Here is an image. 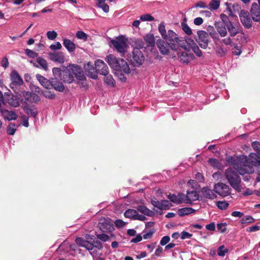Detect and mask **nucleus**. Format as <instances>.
<instances>
[{
    "instance_id": "obj_53",
    "label": "nucleus",
    "mask_w": 260,
    "mask_h": 260,
    "mask_svg": "<svg viewBox=\"0 0 260 260\" xmlns=\"http://www.w3.org/2000/svg\"><path fill=\"white\" fill-rule=\"evenodd\" d=\"M49 48L51 50L55 51L61 49L62 46L60 42H56L54 44H51Z\"/></svg>"
},
{
    "instance_id": "obj_64",
    "label": "nucleus",
    "mask_w": 260,
    "mask_h": 260,
    "mask_svg": "<svg viewBox=\"0 0 260 260\" xmlns=\"http://www.w3.org/2000/svg\"><path fill=\"white\" fill-rule=\"evenodd\" d=\"M192 236V234L185 231L182 232L181 234V239L182 240L191 238Z\"/></svg>"
},
{
    "instance_id": "obj_56",
    "label": "nucleus",
    "mask_w": 260,
    "mask_h": 260,
    "mask_svg": "<svg viewBox=\"0 0 260 260\" xmlns=\"http://www.w3.org/2000/svg\"><path fill=\"white\" fill-rule=\"evenodd\" d=\"M46 35L49 40H54L57 37V34L54 30L48 31Z\"/></svg>"
},
{
    "instance_id": "obj_35",
    "label": "nucleus",
    "mask_w": 260,
    "mask_h": 260,
    "mask_svg": "<svg viewBox=\"0 0 260 260\" xmlns=\"http://www.w3.org/2000/svg\"><path fill=\"white\" fill-rule=\"evenodd\" d=\"M138 212H140L143 214V215H147L148 216H152L154 215V213L152 211L149 209L147 207L144 205L138 206L137 208Z\"/></svg>"
},
{
    "instance_id": "obj_29",
    "label": "nucleus",
    "mask_w": 260,
    "mask_h": 260,
    "mask_svg": "<svg viewBox=\"0 0 260 260\" xmlns=\"http://www.w3.org/2000/svg\"><path fill=\"white\" fill-rule=\"evenodd\" d=\"M52 86L55 90L63 92L64 90V87L63 84L58 80V79H52L50 82V87Z\"/></svg>"
},
{
    "instance_id": "obj_28",
    "label": "nucleus",
    "mask_w": 260,
    "mask_h": 260,
    "mask_svg": "<svg viewBox=\"0 0 260 260\" xmlns=\"http://www.w3.org/2000/svg\"><path fill=\"white\" fill-rule=\"evenodd\" d=\"M226 27L231 37H235L239 33V27L238 25H234L232 22H229L226 24Z\"/></svg>"
},
{
    "instance_id": "obj_50",
    "label": "nucleus",
    "mask_w": 260,
    "mask_h": 260,
    "mask_svg": "<svg viewBox=\"0 0 260 260\" xmlns=\"http://www.w3.org/2000/svg\"><path fill=\"white\" fill-rule=\"evenodd\" d=\"M25 112L31 116L35 117L38 114L37 110L36 108L32 107H28L25 109Z\"/></svg>"
},
{
    "instance_id": "obj_49",
    "label": "nucleus",
    "mask_w": 260,
    "mask_h": 260,
    "mask_svg": "<svg viewBox=\"0 0 260 260\" xmlns=\"http://www.w3.org/2000/svg\"><path fill=\"white\" fill-rule=\"evenodd\" d=\"M228 249L225 248L224 245H221L218 248L217 254L219 256H224L225 254L228 252Z\"/></svg>"
},
{
    "instance_id": "obj_60",
    "label": "nucleus",
    "mask_w": 260,
    "mask_h": 260,
    "mask_svg": "<svg viewBox=\"0 0 260 260\" xmlns=\"http://www.w3.org/2000/svg\"><path fill=\"white\" fill-rule=\"evenodd\" d=\"M226 223L225 222L217 223V228L219 231H220L221 233H224L226 230Z\"/></svg>"
},
{
    "instance_id": "obj_46",
    "label": "nucleus",
    "mask_w": 260,
    "mask_h": 260,
    "mask_svg": "<svg viewBox=\"0 0 260 260\" xmlns=\"http://www.w3.org/2000/svg\"><path fill=\"white\" fill-rule=\"evenodd\" d=\"M217 207L220 210H225L229 206V204L225 201H218L216 204Z\"/></svg>"
},
{
    "instance_id": "obj_37",
    "label": "nucleus",
    "mask_w": 260,
    "mask_h": 260,
    "mask_svg": "<svg viewBox=\"0 0 260 260\" xmlns=\"http://www.w3.org/2000/svg\"><path fill=\"white\" fill-rule=\"evenodd\" d=\"M144 40L145 41L147 46L153 47L155 44V40L153 35L148 34L144 37Z\"/></svg>"
},
{
    "instance_id": "obj_16",
    "label": "nucleus",
    "mask_w": 260,
    "mask_h": 260,
    "mask_svg": "<svg viewBox=\"0 0 260 260\" xmlns=\"http://www.w3.org/2000/svg\"><path fill=\"white\" fill-rule=\"evenodd\" d=\"M74 77H76L79 81L85 80V77L84 75L81 68L78 66L73 65L69 69Z\"/></svg>"
},
{
    "instance_id": "obj_63",
    "label": "nucleus",
    "mask_w": 260,
    "mask_h": 260,
    "mask_svg": "<svg viewBox=\"0 0 260 260\" xmlns=\"http://www.w3.org/2000/svg\"><path fill=\"white\" fill-rule=\"evenodd\" d=\"M71 245L69 243L63 242L62 243H61L60 246H59L58 248L60 249L61 250H68V248H70Z\"/></svg>"
},
{
    "instance_id": "obj_20",
    "label": "nucleus",
    "mask_w": 260,
    "mask_h": 260,
    "mask_svg": "<svg viewBox=\"0 0 260 260\" xmlns=\"http://www.w3.org/2000/svg\"><path fill=\"white\" fill-rule=\"evenodd\" d=\"M247 165L252 168L253 166H260V154L251 153L247 158Z\"/></svg>"
},
{
    "instance_id": "obj_48",
    "label": "nucleus",
    "mask_w": 260,
    "mask_h": 260,
    "mask_svg": "<svg viewBox=\"0 0 260 260\" xmlns=\"http://www.w3.org/2000/svg\"><path fill=\"white\" fill-rule=\"evenodd\" d=\"M16 131V125L12 123H10L7 127V133L10 135H14Z\"/></svg>"
},
{
    "instance_id": "obj_39",
    "label": "nucleus",
    "mask_w": 260,
    "mask_h": 260,
    "mask_svg": "<svg viewBox=\"0 0 260 260\" xmlns=\"http://www.w3.org/2000/svg\"><path fill=\"white\" fill-rule=\"evenodd\" d=\"M226 29L225 25L222 24H218L216 27L217 31L221 37H224L227 35Z\"/></svg>"
},
{
    "instance_id": "obj_26",
    "label": "nucleus",
    "mask_w": 260,
    "mask_h": 260,
    "mask_svg": "<svg viewBox=\"0 0 260 260\" xmlns=\"http://www.w3.org/2000/svg\"><path fill=\"white\" fill-rule=\"evenodd\" d=\"M85 70L88 73V76L93 79H96L98 78V73L95 71V68H94L92 63L88 62L84 66Z\"/></svg>"
},
{
    "instance_id": "obj_32",
    "label": "nucleus",
    "mask_w": 260,
    "mask_h": 260,
    "mask_svg": "<svg viewBox=\"0 0 260 260\" xmlns=\"http://www.w3.org/2000/svg\"><path fill=\"white\" fill-rule=\"evenodd\" d=\"M62 80L68 83H71L74 80V77L69 69L63 71Z\"/></svg>"
},
{
    "instance_id": "obj_59",
    "label": "nucleus",
    "mask_w": 260,
    "mask_h": 260,
    "mask_svg": "<svg viewBox=\"0 0 260 260\" xmlns=\"http://www.w3.org/2000/svg\"><path fill=\"white\" fill-rule=\"evenodd\" d=\"M96 237L98 239L103 242H106L109 239V236L105 234H98Z\"/></svg>"
},
{
    "instance_id": "obj_3",
    "label": "nucleus",
    "mask_w": 260,
    "mask_h": 260,
    "mask_svg": "<svg viewBox=\"0 0 260 260\" xmlns=\"http://www.w3.org/2000/svg\"><path fill=\"white\" fill-rule=\"evenodd\" d=\"M224 174L230 185L236 190L241 191V180L239 175L232 168L226 169Z\"/></svg>"
},
{
    "instance_id": "obj_23",
    "label": "nucleus",
    "mask_w": 260,
    "mask_h": 260,
    "mask_svg": "<svg viewBox=\"0 0 260 260\" xmlns=\"http://www.w3.org/2000/svg\"><path fill=\"white\" fill-rule=\"evenodd\" d=\"M240 18L241 23L246 28H249L252 26V21L248 13L241 11Z\"/></svg>"
},
{
    "instance_id": "obj_41",
    "label": "nucleus",
    "mask_w": 260,
    "mask_h": 260,
    "mask_svg": "<svg viewBox=\"0 0 260 260\" xmlns=\"http://www.w3.org/2000/svg\"><path fill=\"white\" fill-rule=\"evenodd\" d=\"M52 72L55 77L54 79H59L62 80L63 71H62L60 68H54L52 70Z\"/></svg>"
},
{
    "instance_id": "obj_31",
    "label": "nucleus",
    "mask_w": 260,
    "mask_h": 260,
    "mask_svg": "<svg viewBox=\"0 0 260 260\" xmlns=\"http://www.w3.org/2000/svg\"><path fill=\"white\" fill-rule=\"evenodd\" d=\"M63 45L69 52H74L76 49L75 44L69 39H63Z\"/></svg>"
},
{
    "instance_id": "obj_24",
    "label": "nucleus",
    "mask_w": 260,
    "mask_h": 260,
    "mask_svg": "<svg viewBox=\"0 0 260 260\" xmlns=\"http://www.w3.org/2000/svg\"><path fill=\"white\" fill-rule=\"evenodd\" d=\"M6 100L12 107H18L20 104V99L17 95H5Z\"/></svg>"
},
{
    "instance_id": "obj_57",
    "label": "nucleus",
    "mask_w": 260,
    "mask_h": 260,
    "mask_svg": "<svg viewBox=\"0 0 260 260\" xmlns=\"http://www.w3.org/2000/svg\"><path fill=\"white\" fill-rule=\"evenodd\" d=\"M32 92L29 91H23L22 92V95L24 98L25 100L28 102L31 101V98L32 97Z\"/></svg>"
},
{
    "instance_id": "obj_55",
    "label": "nucleus",
    "mask_w": 260,
    "mask_h": 260,
    "mask_svg": "<svg viewBox=\"0 0 260 260\" xmlns=\"http://www.w3.org/2000/svg\"><path fill=\"white\" fill-rule=\"evenodd\" d=\"M25 53L28 57L30 58H35L38 56V54L37 52L29 49H25Z\"/></svg>"
},
{
    "instance_id": "obj_2",
    "label": "nucleus",
    "mask_w": 260,
    "mask_h": 260,
    "mask_svg": "<svg viewBox=\"0 0 260 260\" xmlns=\"http://www.w3.org/2000/svg\"><path fill=\"white\" fill-rule=\"evenodd\" d=\"M107 61L114 70L123 72L125 74L130 73V69L127 62L123 59H118L113 55L107 57Z\"/></svg>"
},
{
    "instance_id": "obj_42",
    "label": "nucleus",
    "mask_w": 260,
    "mask_h": 260,
    "mask_svg": "<svg viewBox=\"0 0 260 260\" xmlns=\"http://www.w3.org/2000/svg\"><path fill=\"white\" fill-rule=\"evenodd\" d=\"M220 0H211L209 4V9L211 10H217L220 6Z\"/></svg>"
},
{
    "instance_id": "obj_19",
    "label": "nucleus",
    "mask_w": 260,
    "mask_h": 260,
    "mask_svg": "<svg viewBox=\"0 0 260 260\" xmlns=\"http://www.w3.org/2000/svg\"><path fill=\"white\" fill-rule=\"evenodd\" d=\"M250 14L253 21H260V6L256 3L252 4L250 9Z\"/></svg>"
},
{
    "instance_id": "obj_47",
    "label": "nucleus",
    "mask_w": 260,
    "mask_h": 260,
    "mask_svg": "<svg viewBox=\"0 0 260 260\" xmlns=\"http://www.w3.org/2000/svg\"><path fill=\"white\" fill-rule=\"evenodd\" d=\"M181 27L183 31L187 35H191L192 33L191 29L185 22L181 23Z\"/></svg>"
},
{
    "instance_id": "obj_9",
    "label": "nucleus",
    "mask_w": 260,
    "mask_h": 260,
    "mask_svg": "<svg viewBox=\"0 0 260 260\" xmlns=\"http://www.w3.org/2000/svg\"><path fill=\"white\" fill-rule=\"evenodd\" d=\"M167 44L170 48V49L174 52H178L180 48L184 49H187V46L183 45L184 40L182 38L177 36V39H173L169 42H167Z\"/></svg>"
},
{
    "instance_id": "obj_1",
    "label": "nucleus",
    "mask_w": 260,
    "mask_h": 260,
    "mask_svg": "<svg viewBox=\"0 0 260 260\" xmlns=\"http://www.w3.org/2000/svg\"><path fill=\"white\" fill-rule=\"evenodd\" d=\"M226 161L229 164L233 165L234 169L241 175L252 174L254 172L253 168L247 165V157L245 155H241L237 159L229 156L227 157Z\"/></svg>"
},
{
    "instance_id": "obj_58",
    "label": "nucleus",
    "mask_w": 260,
    "mask_h": 260,
    "mask_svg": "<svg viewBox=\"0 0 260 260\" xmlns=\"http://www.w3.org/2000/svg\"><path fill=\"white\" fill-rule=\"evenodd\" d=\"M252 148L257 152V154H260V142L254 141L252 143Z\"/></svg>"
},
{
    "instance_id": "obj_30",
    "label": "nucleus",
    "mask_w": 260,
    "mask_h": 260,
    "mask_svg": "<svg viewBox=\"0 0 260 260\" xmlns=\"http://www.w3.org/2000/svg\"><path fill=\"white\" fill-rule=\"evenodd\" d=\"M202 192L204 197L209 199H214L216 197V192L214 189H211L208 187H203Z\"/></svg>"
},
{
    "instance_id": "obj_51",
    "label": "nucleus",
    "mask_w": 260,
    "mask_h": 260,
    "mask_svg": "<svg viewBox=\"0 0 260 260\" xmlns=\"http://www.w3.org/2000/svg\"><path fill=\"white\" fill-rule=\"evenodd\" d=\"M140 19L142 21H152L154 20V18L149 14H145L140 16Z\"/></svg>"
},
{
    "instance_id": "obj_54",
    "label": "nucleus",
    "mask_w": 260,
    "mask_h": 260,
    "mask_svg": "<svg viewBox=\"0 0 260 260\" xmlns=\"http://www.w3.org/2000/svg\"><path fill=\"white\" fill-rule=\"evenodd\" d=\"M208 161L211 166H212L214 168H217L218 169L219 168L220 164L217 159H216L215 158H210L209 159Z\"/></svg>"
},
{
    "instance_id": "obj_7",
    "label": "nucleus",
    "mask_w": 260,
    "mask_h": 260,
    "mask_svg": "<svg viewBox=\"0 0 260 260\" xmlns=\"http://www.w3.org/2000/svg\"><path fill=\"white\" fill-rule=\"evenodd\" d=\"M151 203L154 207V210L159 214H161L163 210L168 209L172 206L171 202L166 200L159 202L156 199H152Z\"/></svg>"
},
{
    "instance_id": "obj_36",
    "label": "nucleus",
    "mask_w": 260,
    "mask_h": 260,
    "mask_svg": "<svg viewBox=\"0 0 260 260\" xmlns=\"http://www.w3.org/2000/svg\"><path fill=\"white\" fill-rule=\"evenodd\" d=\"M35 66L37 68H41L45 71L48 70V63L47 61L41 57H39L37 58Z\"/></svg>"
},
{
    "instance_id": "obj_21",
    "label": "nucleus",
    "mask_w": 260,
    "mask_h": 260,
    "mask_svg": "<svg viewBox=\"0 0 260 260\" xmlns=\"http://www.w3.org/2000/svg\"><path fill=\"white\" fill-rule=\"evenodd\" d=\"M199 196L196 190L187 191L186 194L184 195V203L191 204L192 202L199 199Z\"/></svg>"
},
{
    "instance_id": "obj_6",
    "label": "nucleus",
    "mask_w": 260,
    "mask_h": 260,
    "mask_svg": "<svg viewBox=\"0 0 260 260\" xmlns=\"http://www.w3.org/2000/svg\"><path fill=\"white\" fill-rule=\"evenodd\" d=\"M158 29L162 39L167 42L173 39H177L178 36L171 29H169L167 31L164 22H161L159 24Z\"/></svg>"
},
{
    "instance_id": "obj_45",
    "label": "nucleus",
    "mask_w": 260,
    "mask_h": 260,
    "mask_svg": "<svg viewBox=\"0 0 260 260\" xmlns=\"http://www.w3.org/2000/svg\"><path fill=\"white\" fill-rule=\"evenodd\" d=\"M76 36L78 39L82 40L83 41H86L88 39L87 35L82 30L77 31Z\"/></svg>"
},
{
    "instance_id": "obj_10",
    "label": "nucleus",
    "mask_w": 260,
    "mask_h": 260,
    "mask_svg": "<svg viewBox=\"0 0 260 260\" xmlns=\"http://www.w3.org/2000/svg\"><path fill=\"white\" fill-rule=\"evenodd\" d=\"M144 56L140 48H135L133 51L132 63L135 66L141 65L144 61Z\"/></svg>"
},
{
    "instance_id": "obj_62",
    "label": "nucleus",
    "mask_w": 260,
    "mask_h": 260,
    "mask_svg": "<svg viewBox=\"0 0 260 260\" xmlns=\"http://www.w3.org/2000/svg\"><path fill=\"white\" fill-rule=\"evenodd\" d=\"M93 243L94 248H97L99 250H101L103 249V244L99 240H93Z\"/></svg>"
},
{
    "instance_id": "obj_11",
    "label": "nucleus",
    "mask_w": 260,
    "mask_h": 260,
    "mask_svg": "<svg viewBox=\"0 0 260 260\" xmlns=\"http://www.w3.org/2000/svg\"><path fill=\"white\" fill-rule=\"evenodd\" d=\"M214 189L216 193L225 197L230 194L231 190L229 186L223 183H217L214 186Z\"/></svg>"
},
{
    "instance_id": "obj_12",
    "label": "nucleus",
    "mask_w": 260,
    "mask_h": 260,
    "mask_svg": "<svg viewBox=\"0 0 260 260\" xmlns=\"http://www.w3.org/2000/svg\"><path fill=\"white\" fill-rule=\"evenodd\" d=\"M111 42L118 52L121 53L125 52L127 47L125 40L121 38H118L116 40H111Z\"/></svg>"
},
{
    "instance_id": "obj_52",
    "label": "nucleus",
    "mask_w": 260,
    "mask_h": 260,
    "mask_svg": "<svg viewBox=\"0 0 260 260\" xmlns=\"http://www.w3.org/2000/svg\"><path fill=\"white\" fill-rule=\"evenodd\" d=\"M155 232L154 229H151L147 231H146L143 234V238L145 239H148L152 237V235Z\"/></svg>"
},
{
    "instance_id": "obj_61",
    "label": "nucleus",
    "mask_w": 260,
    "mask_h": 260,
    "mask_svg": "<svg viewBox=\"0 0 260 260\" xmlns=\"http://www.w3.org/2000/svg\"><path fill=\"white\" fill-rule=\"evenodd\" d=\"M114 223L115 226L118 228H122L126 224V222L121 219H116Z\"/></svg>"
},
{
    "instance_id": "obj_22",
    "label": "nucleus",
    "mask_w": 260,
    "mask_h": 260,
    "mask_svg": "<svg viewBox=\"0 0 260 260\" xmlns=\"http://www.w3.org/2000/svg\"><path fill=\"white\" fill-rule=\"evenodd\" d=\"M49 59L54 62L62 63L64 62V56L62 52H55L49 53Z\"/></svg>"
},
{
    "instance_id": "obj_5",
    "label": "nucleus",
    "mask_w": 260,
    "mask_h": 260,
    "mask_svg": "<svg viewBox=\"0 0 260 260\" xmlns=\"http://www.w3.org/2000/svg\"><path fill=\"white\" fill-rule=\"evenodd\" d=\"M76 243L81 247L85 248L87 250L89 251L90 255L95 258L99 255L98 249L94 248L93 243L88 241H85L82 238L78 237L75 240Z\"/></svg>"
},
{
    "instance_id": "obj_13",
    "label": "nucleus",
    "mask_w": 260,
    "mask_h": 260,
    "mask_svg": "<svg viewBox=\"0 0 260 260\" xmlns=\"http://www.w3.org/2000/svg\"><path fill=\"white\" fill-rule=\"evenodd\" d=\"M124 215L125 217L134 220L144 221L146 218L144 215L139 214L138 210L135 209H128L124 212Z\"/></svg>"
},
{
    "instance_id": "obj_25",
    "label": "nucleus",
    "mask_w": 260,
    "mask_h": 260,
    "mask_svg": "<svg viewBox=\"0 0 260 260\" xmlns=\"http://www.w3.org/2000/svg\"><path fill=\"white\" fill-rule=\"evenodd\" d=\"M168 198L171 202L176 204H179L184 203V194L181 193H178L177 195L175 194H169Z\"/></svg>"
},
{
    "instance_id": "obj_18",
    "label": "nucleus",
    "mask_w": 260,
    "mask_h": 260,
    "mask_svg": "<svg viewBox=\"0 0 260 260\" xmlns=\"http://www.w3.org/2000/svg\"><path fill=\"white\" fill-rule=\"evenodd\" d=\"M0 116L9 121L14 120L17 118V115L14 111L2 109V107L0 108Z\"/></svg>"
},
{
    "instance_id": "obj_14",
    "label": "nucleus",
    "mask_w": 260,
    "mask_h": 260,
    "mask_svg": "<svg viewBox=\"0 0 260 260\" xmlns=\"http://www.w3.org/2000/svg\"><path fill=\"white\" fill-rule=\"evenodd\" d=\"M94 64L95 71L97 73L98 72L104 76H106L108 74V67L102 60H96L95 61Z\"/></svg>"
},
{
    "instance_id": "obj_38",
    "label": "nucleus",
    "mask_w": 260,
    "mask_h": 260,
    "mask_svg": "<svg viewBox=\"0 0 260 260\" xmlns=\"http://www.w3.org/2000/svg\"><path fill=\"white\" fill-rule=\"evenodd\" d=\"M105 0H97L96 6L101 9L104 12L107 13L109 12V6L105 3Z\"/></svg>"
},
{
    "instance_id": "obj_40",
    "label": "nucleus",
    "mask_w": 260,
    "mask_h": 260,
    "mask_svg": "<svg viewBox=\"0 0 260 260\" xmlns=\"http://www.w3.org/2000/svg\"><path fill=\"white\" fill-rule=\"evenodd\" d=\"M105 76V83L109 86L114 87L115 86L116 83L113 77L111 75L108 74Z\"/></svg>"
},
{
    "instance_id": "obj_27",
    "label": "nucleus",
    "mask_w": 260,
    "mask_h": 260,
    "mask_svg": "<svg viewBox=\"0 0 260 260\" xmlns=\"http://www.w3.org/2000/svg\"><path fill=\"white\" fill-rule=\"evenodd\" d=\"M188 41L190 42L189 43V45L187 46V49L186 50H189L191 49L198 57H201L203 55L202 52L200 49L197 45L195 43V42L191 39H189Z\"/></svg>"
},
{
    "instance_id": "obj_4",
    "label": "nucleus",
    "mask_w": 260,
    "mask_h": 260,
    "mask_svg": "<svg viewBox=\"0 0 260 260\" xmlns=\"http://www.w3.org/2000/svg\"><path fill=\"white\" fill-rule=\"evenodd\" d=\"M10 79L11 83L9 86L15 93L17 94L18 93L19 87L23 85V81L16 70H13L11 72Z\"/></svg>"
},
{
    "instance_id": "obj_15",
    "label": "nucleus",
    "mask_w": 260,
    "mask_h": 260,
    "mask_svg": "<svg viewBox=\"0 0 260 260\" xmlns=\"http://www.w3.org/2000/svg\"><path fill=\"white\" fill-rule=\"evenodd\" d=\"M156 46L162 55H168L170 48L164 39H158L156 42Z\"/></svg>"
},
{
    "instance_id": "obj_33",
    "label": "nucleus",
    "mask_w": 260,
    "mask_h": 260,
    "mask_svg": "<svg viewBox=\"0 0 260 260\" xmlns=\"http://www.w3.org/2000/svg\"><path fill=\"white\" fill-rule=\"evenodd\" d=\"M36 78L40 82V83L45 88L49 89L50 88V82L51 81L48 80L47 78H45L44 76L40 75L37 74Z\"/></svg>"
},
{
    "instance_id": "obj_17",
    "label": "nucleus",
    "mask_w": 260,
    "mask_h": 260,
    "mask_svg": "<svg viewBox=\"0 0 260 260\" xmlns=\"http://www.w3.org/2000/svg\"><path fill=\"white\" fill-rule=\"evenodd\" d=\"M175 52L177 54L180 61L184 63L187 64L195 58L194 55L191 53H188L186 52L180 53L179 50L178 52Z\"/></svg>"
},
{
    "instance_id": "obj_43",
    "label": "nucleus",
    "mask_w": 260,
    "mask_h": 260,
    "mask_svg": "<svg viewBox=\"0 0 260 260\" xmlns=\"http://www.w3.org/2000/svg\"><path fill=\"white\" fill-rule=\"evenodd\" d=\"M228 52V49L222 47H217L215 49L216 54L220 57L224 56Z\"/></svg>"
},
{
    "instance_id": "obj_8",
    "label": "nucleus",
    "mask_w": 260,
    "mask_h": 260,
    "mask_svg": "<svg viewBox=\"0 0 260 260\" xmlns=\"http://www.w3.org/2000/svg\"><path fill=\"white\" fill-rule=\"evenodd\" d=\"M196 40L202 48L206 49L210 41L209 34L204 30H198Z\"/></svg>"
},
{
    "instance_id": "obj_34",
    "label": "nucleus",
    "mask_w": 260,
    "mask_h": 260,
    "mask_svg": "<svg viewBox=\"0 0 260 260\" xmlns=\"http://www.w3.org/2000/svg\"><path fill=\"white\" fill-rule=\"evenodd\" d=\"M196 210L191 207H185L178 210V214L180 216H184L187 215L194 213Z\"/></svg>"
},
{
    "instance_id": "obj_44",
    "label": "nucleus",
    "mask_w": 260,
    "mask_h": 260,
    "mask_svg": "<svg viewBox=\"0 0 260 260\" xmlns=\"http://www.w3.org/2000/svg\"><path fill=\"white\" fill-rule=\"evenodd\" d=\"M255 219L253 218L250 215H246L244 217H243L241 220V223L242 224L244 223H252L254 222Z\"/></svg>"
}]
</instances>
